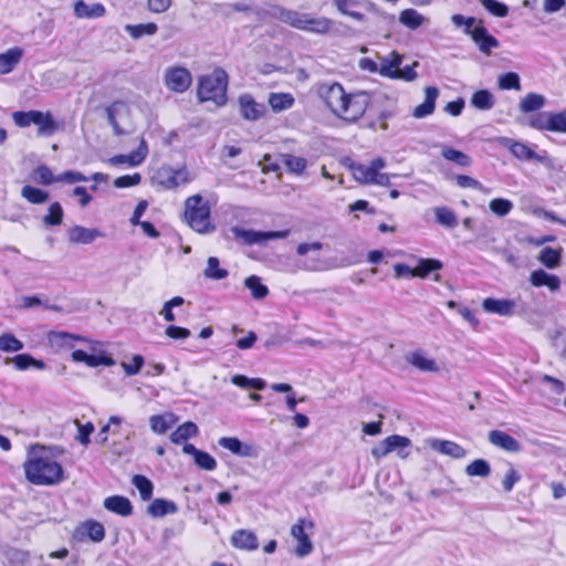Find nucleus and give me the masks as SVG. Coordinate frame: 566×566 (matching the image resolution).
Returning <instances> with one entry per match:
<instances>
[{
  "mask_svg": "<svg viewBox=\"0 0 566 566\" xmlns=\"http://www.w3.org/2000/svg\"><path fill=\"white\" fill-rule=\"evenodd\" d=\"M316 93L334 115L348 122L359 119L369 104V95L366 92L347 94L337 82L317 84Z\"/></svg>",
  "mask_w": 566,
  "mask_h": 566,
  "instance_id": "obj_1",
  "label": "nucleus"
},
{
  "mask_svg": "<svg viewBox=\"0 0 566 566\" xmlns=\"http://www.w3.org/2000/svg\"><path fill=\"white\" fill-rule=\"evenodd\" d=\"M23 467L27 480L34 485H56L65 479L62 465L48 455H33Z\"/></svg>",
  "mask_w": 566,
  "mask_h": 566,
  "instance_id": "obj_2",
  "label": "nucleus"
},
{
  "mask_svg": "<svg viewBox=\"0 0 566 566\" xmlns=\"http://www.w3.org/2000/svg\"><path fill=\"white\" fill-rule=\"evenodd\" d=\"M344 165L359 184L381 187L390 186V175L380 172L387 165L386 160L381 157L374 158L369 164H361L346 158Z\"/></svg>",
  "mask_w": 566,
  "mask_h": 566,
  "instance_id": "obj_3",
  "label": "nucleus"
},
{
  "mask_svg": "<svg viewBox=\"0 0 566 566\" xmlns=\"http://www.w3.org/2000/svg\"><path fill=\"white\" fill-rule=\"evenodd\" d=\"M185 219L189 227L198 233H211L216 226L211 221V207L201 195H193L185 201Z\"/></svg>",
  "mask_w": 566,
  "mask_h": 566,
  "instance_id": "obj_4",
  "label": "nucleus"
},
{
  "mask_svg": "<svg viewBox=\"0 0 566 566\" xmlns=\"http://www.w3.org/2000/svg\"><path fill=\"white\" fill-rule=\"evenodd\" d=\"M228 74L217 67L211 74L199 78L197 95L200 102L212 101L218 106L227 103Z\"/></svg>",
  "mask_w": 566,
  "mask_h": 566,
  "instance_id": "obj_5",
  "label": "nucleus"
},
{
  "mask_svg": "<svg viewBox=\"0 0 566 566\" xmlns=\"http://www.w3.org/2000/svg\"><path fill=\"white\" fill-rule=\"evenodd\" d=\"M336 22L326 17H313L308 13L296 11L292 28L311 32L314 34L325 35L334 32Z\"/></svg>",
  "mask_w": 566,
  "mask_h": 566,
  "instance_id": "obj_6",
  "label": "nucleus"
},
{
  "mask_svg": "<svg viewBox=\"0 0 566 566\" xmlns=\"http://www.w3.org/2000/svg\"><path fill=\"white\" fill-rule=\"evenodd\" d=\"M229 231L233 240L245 245L260 244L269 240L285 239L289 235V230L255 231L243 229L240 227H232Z\"/></svg>",
  "mask_w": 566,
  "mask_h": 566,
  "instance_id": "obj_7",
  "label": "nucleus"
},
{
  "mask_svg": "<svg viewBox=\"0 0 566 566\" xmlns=\"http://www.w3.org/2000/svg\"><path fill=\"white\" fill-rule=\"evenodd\" d=\"M191 180L186 167L174 168L171 166H161L157 169L154 181L166 190H172Z\"/></svg>",
  "mask_w": 566,
  "mask_h": 566,
  "instance_id": "obj_8",
  "label": "nucleus"
},
{
  "mask_svg": "<svg viewBox=\"0 0 566 566\" xmlns=\"http://www.w3.org/2000/svg\"><path fill=\"white\" fill-rule=\"evenodd\" d=\"M411 446V440L407 437L399 434H391L384 439L378 446L371 449L374 458L380 459L397 451L398 455L402 459L408 458L409 451H406Z\"/></svg>",
  "mask_w": 566,
  "mask_h": 566,
  "instance_id": "obj_9",
  "label": "nucleus"
},
{
  "mask_svg": "<svg viewBox=\"0 0 566 566\" xmlns=\"http://www.w3.org/2000/svg\"><path fill=\"white\" fill-rule=\"evenodd\" d=\"M314 523L307 518H300L291 528V535L297 541L295 554L298 557H305L313 552V544L306 533V530H313Z\"/></svg>",
  "mask_w": 566,
  "mask_h": 566,
  "instance_id": "obj_10",
  "label": "nucleus"
},
{
  "mask_svg": "<svg viewBox=\"0 0 566 566\" xmlns=\"http://www.w3.org/2000/svg\"><path fill=\"white\" fill-rule=\"evenodd\" d=\"M503 146H505L518 160L536 161L541 164H546L549 160L546 151L537 154L528 145L518 140L504 138Z\"/></svg>",
  "mask_w": 566,
  "mask_h": 566,
  "instance_id": "obj_11",
  "label": "nucleus"
},
{
  "mask_svg": "<svg viewBox=\"0 0 566 566\" xmlns=\"http://www.w3.org/2000/svg\"><path fill=\"white\" fill-rule=\"evenodd\" d=\"M192 83L191 73L181 66L170 67L165 73L166 86L176 93L186 92Z\"/></svg>",
  "mask_w": 566,
  "mask_h": 566,
  "instance_id": "obj_12",
  "label": "nucleus"
},
{
  "mask_svg": "<svg viewBox=\"0 0 566 566\" xmlns=\"http://www.w3.org/2000/svg\"><path fill=\"white\" fill-rule=\"evenodd\" d=\"M218 443L220 447L229 450L238 457L255 459L260 454L256 446L242 442L235 437H222L219 439Z\"/></svg>",
  "mask_w": 566,
  "mask_h": 566,
  "instance_id": "obj_13",
  "label": "nucleus"
},
{
  "mask_svg": "<svg viewBox=\"0 0 566 566\" xmlns=\"http://www.w3.org/2000/svg\"><path fill=\"white\" fill-rule=\"evenodd\" d=\"M148 155V145L144 138L140 139L136 150L128 155H115L107 159L112 166L127 165L128 167H137L142 165Z\"/></svg>",
  "mask_w": 566,
  "mask_h": 566,
  "instance_id": "obj_14",
  "label": "nucleus"
},
{
  "mask_svg": "<svg viewBox=\"0 0 566 566\" xmlns=\"http://www.w3.org/2000/svg\"><path fill=\"white\" fill-rule=\"evenodd\" d=\"M49 342L52 347H55L57 349L61 348H73L74 342H85L92 344L91 349L93 352L96 350V347L99 345L97 342H92L87 339L86 337H83L81 335L71 334L67 332H51L48 336Z\"/></svg>",
  "mask_w": 566,
  "mask_h": 566,
  "instance_id": "obj_15",
  "label": "nucleus"
},
{
  "mask_svg": "<svg viewBox=\"0 0 566 566\" xmlns=\"http://www.w3.org/2000/svg\"><path fill=\"white\" fill-rule=\"evenodd\" d=\"M426 444L433 451L452 459H462L467 455V450L454 441L429 438L426 440Z\"/></svg>",
  "mask_w": 566,
  "mask_h": 566,
  "instance_id": "obj_16",
  "label": "nucleus"
},
{
  "mask_svg": "<svg viewBox=\"0 0 566 566\" xmlns=\"http://www.w3.org/2000/svg\"><path fill=\"white\" fill-rule=\"evenodd\" d=\"M472 40L478 45L479 50L485 55H490L493 49L500 48L499 40L490 34L486 28L482 24L474 27Z\"/></svg>",
  "mask_w": 566,
  "mask_h": 566,
  "instance_id": "obj_17",
  "label": "nucleus"
},
{
  "mask_svg": "<svg viewBox=\"0 0 566 566\" xmlns=\"http://www.w3.org/2000/svg\"><path fill=\"white\" fill-rule=\"evenodd\" d=\"M261 19L272 18L281 22L293 25L294 19L296 18V11L286 9L279 4H266L264 8L258 11Z\"/></svg>",
  "mask_w": 566,
  "mask_h": 566,
  "instance_id": "obj_18",
  "label": "nucleus"
},
{
  "mask_svg": "<svg viewBox=\"0 0 566 566\" xmlns=\"http://www.w3.org/2000/svg\"><path fill=\"white\" fill-rule=\"evenodd\" d=\"M69 241L75 244H90L97 238L104 237L103 232L96 228H85L74 226L67 231Z\"/></svg>",
  "mask_w": 566,
  "mask_h": 566,
  "instance_id": "obj_19",
  "label": "nucleus"
},
{
  "mask_svg": "<svg viewBox=\"0 0 566 566\" xmlns=\"http://www.w3.org/2000/svg\"><path fill=\"white\" fill-rule=\"evenodd\" d=\"M515 306V301L509 298L488 297L482 302V307L486 313L497 314L500 316L513 315Z\"/></svg>",
  "mask_w": 566,
  "mask_h": 566,
  "instance_id": "obj_20",
  "label": "nucleus"
},
{
  "mask_svg": "<svg viewBox=\"0 0 566 566\" xmlns=\"http://www.w3.org/2000/svg\"><path fill=\"white\" fill-rule=\"evenodd\" d=\"M239 104L242 117L248 120H258L265 112V106L256 103L249 94L241 95L239 97Z\"/></svg>",
  "mask_w": 566,
  "mask_h": 566,
  "instance_id": "obj_21",
  "label": "nucleus"
},
{
  "mask_svg": "<svg viewBox=\"0 0 566 566\" xmlns=\"http://www.w3.org/2000/svg\"><path fill=\"white\" fill-rule=\"evenodd\" d=\"M406 360L408 364L421 371L437 373L439 370V366L436 360L428 357L421 349H417L407 354Z\"/></svg>",
  "mask_w": 566,
  "mask_h": 566,
  "instance_id": "obj_22",
  "label": "nucleus"
},
{
  "mask_svg": "<svg viewBox=\"0 0 566 566\" xmlns=\"http://www.w3.org/2000/svg\"><path fill=\"white\" fill-rule=\"evenodd\" d=\"M184 453L193 457L195 463L202 470L213 471L217 468L216 459L206 451L197 449L191 443H186L182 448Z\"/></svg>",
  "mask_w": 566,
  "mask_h": 566,
  "instance_id": "obj_23",
  "label": "nucleus"
},
{
  "mask_svg": "<svg viewBox=\"0 0 566 566\" xmlns=\"http://www.w3.org/2000/svg\"><path fill=\"white\" fill-rule=\"evenodd\" d=\"M72 360L76 363H85L88 367H97L101 365L111 367L115 365V360L111 356L105 354H87L81 349L72 353Z\"/></svg>",
  "mask_w": 566,
  "mask_h": 566,
  "instance_id": "obj_24",
  "label": "nucleus"
},
{
  "mask_svg": "<svg viewBox=\"0 0 566 566\" xmlns=\"http://www.w3.org/2000/svg\"><path fill=\"white\" fill-rule=\"evenodd\" d=\"M424 101L418 105L412 115L416 118H424L431 115L436 108V101L439 96V90L436 86H427L424 90Z\"/></svg>",
  "mask_w": 566,
  "mask_h": 566,
  "instance_id": "obj_25",
  "label": "nucleus"
},
{
  "mask_svg": "<svg viewBox=\"0 0 566 566\" xmlns=\"http://www.w3.org/2000/svg\"><path fill=\"white\" fill-rule=\"evenodd\" d=\"M530 282L535 287L547 286L552 292H557L560 289V279L542 269L531 273Z\"/></svg>",
  "mask_w": 566,
  "mask_h": 566,
  "instance_id": "obj_26",
  "label": "nucleus"
},
{
  "mask_svg": "<svg viewBox=\"0 0 566 566\" xmlns=\"http://www.w3.org/2000/svg\"><path fill=\"white\" fill-rule=\"evenodd\" d=\"M489 441L505 451L518 452L521 450L520 442L510 436L509 433L501 430H492L489 433Z\"/></svg>",
  "mask_w": 566,
  "mask_h": 566,
  "instance_id": "obj_27",
  "label": "nucleus"
},
{
  "mask_svg": "<svg viewBox=\"0 0 566 566\" xmlns=\"http://www.w3.org/2000/svg\"><path fill=\"white\" fill-rule=\"evenodd\" d=\"M106 13L102 3L87 4L84 0H77L74 3V14L78 19H96Z\"/></svg>",
  "mask_w": 566,
  "mask_h": 566,
  "instance_id": "obj_28",
  "label": "nucleus"
},
{
  "mask_svg": "<svg viewBox=\"0 0 566 566\" xmlns=\"http://www.w3.org/2000/svg\"><path fill=\"white\" fill-rule=\"evenodd\" d=\"M104 507L117 515L129 516L133 513L132 502L122 495H112L104 500Z\"/></svg>",
  "mask_w": 566,
  "mask_h": 566,
  "instance_id": "obj_29",
  "label": "nucleus"
},
{
  "mask_svg": "<svg viewBox=\"0 0 566 566\" xmlns=\"http://www.w3.org/2000/svg\"><path fill=\"white\" fill-rule=\"evenodd\" d=\"M231 544L245 551H254L259 546L256 535L249 530H238L231 536Z\"/></svg>",
  "mask_w": 566,
  "mask_h": 566,
  "instance_id": "obj_30",
  "label": "nucleus"
},
{
  "mask_svg": "<svg viewBox=\"0 0 566 566\" xmlns=\"http://www.w3.org/2000/svg\"><path fill=\"white\" fill-rule=\"evenodd\" d=\"M178 512V506L174 501L165 499H155L147 507V513L151 517H163Z\"/></svg>",
  "mask_w": 566,
  "mask_h": 566,
  "instance_id": "obj_31",
  "label": "nucleus"
},
{
  "mask_svg": "<svg viewBox=\"0 0 566 566\" xmlns=\"http://www.w3.org/2000/svg\"><path fill=\"white\" fill-rule=\"evenodd\" d=\"M23 55V50L21 48H12L0 54V73L8 74L10 73L15 65L20 62Z\"/></svg>",
  "mask_w": 566,
  "mask_h": 566,
  "instance_id": "obj_32",
  "label": "nucleus"
},
{
  "mask_svg": "<svg viewBox=\"0 0 566 566\" xmlns=\"http://www.w3.org/2000/svg\"><path fill=\"white\" fill-rule=\"evenodd\" d=\"M440 148H441V156L450 161V163H453L455 164L457 166L459 167H469L471 166L472 164V159L471 157L461 151V150H458V149H454L448 145H440Z\"/></svg>",
  "mask_w": 566,
  "mask_h": 566,
  "instance_id": "obj_33",
  "label": "nucleus"
},
{
  "mask_svg": "<svg viewBox=\"0 0 566 566\" xmlns=\"http://www.w3.org/2000/svg\"><path fill=\"white\" fill-rule=\"evenodd\" d=\"M177 421L174 413L155 415L149 418V424L155 433L163 434L167 432Z\"/></svg>",
  "mask_w": 566,
  "mask_h": 566,
  "instance_id": "obj_34",
  "label": "nucleus"
},
{
  "mask_svg": "<svg viewBox=\"0 0 566 566\" xmlns=\"http://www.w3.org/2000/svg\"><path fill=\"white\" fill-rule=\"evenodd\" d=\"M199 432L197 424L192 421H187L180 424L171 434L170 440L175 444H181L188 439L196 437Z\"/></svg>",
  "mask_w": 566,
  "mask_h": 566,
  "instance_id": "obj_35",
  "label": "nucleus"
},
{
  "mask_svg": "<svg viewBox=\"0 0 566 566\" xmlns=\"http://www.w3.org/2000/svg\"><path fill=\"white\" fill-rule=\"evenodd\" d=\"M34 125L38 126L39 136H52L59 129V124L54 120L50 112H40V116L36 118Z\"/></svg>",
  "mask_w": 566,
  "mask_h": 566,
  "instance_id": "obj_36",
  "label": "nucleus"
},
{
  "mask_svg": "<svg viewBox=\"0 0 566 566\" xmlns=\"http://www.w3.org/2000/svg\"><path fill=\"white\" fill-rule=\"evenodd\" d=\"M537 259L547 269H556L560 265L562 249L545 247L541 250Z\"/></svg>",
  "mask_w": 566,
  "mask_h": 566,
  "instance_id": "obj_37",
  "label": "nucleus"
},
{
  "mask_svg": "<svg viewBox=\"0 0 566 566\" xmlns=\"http://www.w3.org/2000/svg\"><path fill=\"white\" fill-rule=\"evenodd\" d=\"M400 64L401 56L396 52H391L389 57L381 59L379 74L394 80V75L397 73V70H399Z\"/></svg>",
  "mask_w": 566,
  "mask_h": 566,
  "instance_id": "obj_38",
  "label": "nucleus"
},
{
  "mask_svg": "<svg viewBox=\"0 0 566 566\" xmlns=\"http://www.w3.org/2000/svg\"><path fill=\"white\" fill-rule=\"evenodd\" d=\"M471 105L480 111H489L495 105L493 94L488 90H479L471 97Z\"/></svg>",
  "mask_w": 566,
  "mask_h": 566,
  "instance_id": "obj_39",
  "label": "nucleus"
},
{
  "mask_svg": "<svg viewBox=\"0 0 566 566\" xmlns=\"http://www.w3.org/2000/svg\"><path fill=\"white\" fill-rule=\"evenodd\" d=\"M78 532L96 543L102 542L105 537V528L103 524L96 521H86L81 525Z\"/></svg>",
  "mask_w": 566,
  "mask_h": 566,
  "instance_id": "obj_40",
  "label": "nucleus"
},
{
  "mask_svg": "<svg viewBox=\"0 0 566 566\" xmlns=\"http://www.w3.org/2000/svg\"><path fill=\"white\" fill-rule=\"evenodd\" d=\"M281 161L287 171L294 175H302L307 167V160L304 157H297L292 154H282Z\"/></svg>",
  "mask_w": 566,
  "mask_h": 566,
  "instance_id": "obj_41",
  "label": "nucleus"
},
{
  "mask_svg": "<svg viewBox=\"0 0 566 566\" xmlns=\"http://www.w3.org/2000/svg\"><path fill=\"white\" fill-rule=\"evenodd\" d=\"M294 97L290 93H271L269 104L274 112H282L294 105Z\"/></svg>",
  "mask_w": 566,
  "mask_h": 566,
  "instance_id": "obj_42",
  "label": "nucleus"
},
{
  "mask_svg": "<svg viewBox=\"0 0 566 566\" xmlns=\"http://www.w3.org/2000/svg\"><path fill=\"white\" fill-rule=\"evenodd\" d=\"M434 216L437 222L448 229H453L458 226V217L455 212L448 207H436Z\"/></svg>",
  "mask_w": 566,
  "mask_h": 566,
  "instance_id": "obj_43",
  "label": "nucleus"
},
{
  "mask_svg": "<svg viewBox=\"0 0 566 566\" xmlns=\"http://www.w3.org/2000/svg\"><path fill=\"white\" fill-rule=\"evenodd\" d=\"M399 21L405 27L416 30L423 24L426 18L415 9H405L400 12Z\"/></svg>",
  "mask_w": 566,
  "mask_h": 566,
  "instance_id": "obj_44",
  "label": "nucleus"
},
{
  "mask_svg": "<svg viewBox=\"0 0 566 566\" xmlns=\"http://www.w3.org/2000/svg\"><path fill=\"white\" fill-rule=\"evenodd\" d=\"M545 104V97L541 94L528 93L520 102L522 113H531L541 109Z\"/></svg>",
  "mask_w": 566,
  "mask_h": 566,
  "instance_id": "obj_45",
  "label": "nucleus"
},
{
  "mask_svg": "<svg viewBox=\"0 0 566 566\" xmlns=\"http://www.w3.org/2000/svg\"><path fill=\"white\" fill-rule=\"evenodd\" d=\"M132 483L138 490L143 501H149L151 499L154 484L148 478L142 474H136L133 476Z\"/></svg>",
  "mask_w": 566,
  "mask_h": 566,
  "instance_id": "obj_46",
  "label": "nucleus"
},
{
  "mask_svg": "<svg viewBox=\"0 0 566 566\" xmlns=\"http://www.w3.org/2000/svg\"><path fill=\"white\" fill-rule=\"evenodd\" d=\"M442 262L437 259H419L415 268V276L427 277L432 271L441 270Z\"/></svg>",
  "mask_w": 566,
  "mask_h": 566,
  "instance_id": "obj_47",
  "label": "nucleus"
},
{
  "mask_svg": "<svg viewBox=\"0 0 566 566\" xmlns=\"http://www.w3.org/2000/svg\"><path fill=\"white\" fill-rule=\"evenodd\" d=\"M244 285L251 291L255 300H263L269 295V289L262 284L261 279L256 275H251L244 280Z\"/></svg>",
  "mask_w": 566,
  "mask_h": 566,
  "instance_id": "obj_48",
  "label": "nucleus"
},
{
  "mask_svg": "<svg viewBox=\"0 0 566 566\" xmlns=\"http://www.w3.org/2000/svg\"><path fill=\"white\" fill-rule=\"evenodd\" d=\"M465 473L469 476L486 478L491 473V467L484 459H476L465 468Z\"/></svg>",
  "mask_w": 566,
  "mask_h": 566,
  "instance_id": "obj_49",
  "label": "nucleus"
},
{
  "mask_svg": "<svg viewBox=\"0 0 566 566\" xmlns=\"http://www.w3.org/2000/svg\"><path fill=\"white\" fill-rule=\"evenodd\" d=\"M229 272L220 268V261L216 256H210L207 261L205 276L212 280H222L228 276Z\"/></svg>",
  "mask_w": 566,
  "mask_h": 566,
  "instance_id": "obj_50",
  "label": "nucleus"
},
{
  "mask_svg": "<svg viewBox=\"0 0 566 566\" xmlns=\"http://www.w3.org/2000/svg\"><path fill=\"white\" fill-rule=\"evenodd\" d=\"M125 30L132 38L139 39L144 35L155 34L158 30V27L153 22L146 24H127Z\"/></svg>",
  "mask_w": 566,
  "mask_h": 566,
  "instance_id": "obj_51",
  "label": "nucleus"
},
{
  "mask_svg": "<svg viewBox=\"0 0 566 566\" xmlns=\"http://www.w3.org/2000/svg\"><path fill=\"white\" fill-rule=\"evenodd\" d=\"M11 360L14 364V366L20 370H24L29 367H35L38 369H43L45 367V364L42 360L33 358L29 354H19L14 356Z\"/></svg>",
  "mask_w": 566,
  "mask_h": 566,
  "instance_id": "obj_52",
  "label": "nucleus"
},
{
  "mask_svg": "<svg viewBox=\"0 0 566 566\" xmlns=\"http://www.w3.org/2000/svg\"><path fill=\"white\" fill-rule=\"evenodd\" d=\"M334 6L344 15H348L357 21H364L365 15L358 11L353 10L356 6L355 0H334Z\"/></svg>",
  "mask_w": 566,
  "mask_h": 566,
  "instance_id": "obj_53",
  "label": "nucleus"
},
{
  "mask_svg": "<svg viewBox=\"0 0 566 566\" xmlns=\"http://www.w3.org/2000/svg\"><path fill=\"white\" fill-rule=\"evenodd\" d=\"M40 112L41 111L14 112L12 114V119L14 124L21 128L29 127L36 122V118L40 116Z\"/></svg>",
  "mask_w": 566,
  "mask_h": 566,
  "instance_id": "obj_54",
  "label": "nucleus"
},
{
  "mask_svg": "<svg viewBox=\"0 0 566 566\" xmlns=\"http://www.w3.org/2000/svg\"><path fill=\"white\" fill-rule=\"evenodd\" d=\"M21 195L31 203H43L49 198V193L46 191L32 186H24Z\"/></svg>",
  "mask_w": 566,
  "mask_h": 566,
  "instance_id": "obj_55",
  "label": "nucleus"
},
{
  "mask_svg": "<svg viewBox=\"0 0 566 566\" xmlns=\"http://www.w3.org/2000/svg\"><path fill=\"white\" fill-rule=\"evenodd\" d=\"M497 84L501 90H521V78L515 72L501 74L497 78Z\"/></svg>",
  "mask_w": 566,
  "mask_h": 566,
  "instance_id": "obj_56",
  "label": "nucleus"
},
{
  "mask_svg": "<svg viewBox=\"0 0 566 566\" xmlns=\"http://www.w3.org/2000/svg\"><path fill=\"white\" fill-rule=\"evenodd\" d=\"M122 108H125V104L123 102H115L106 108L108 123L117 136H120L125 133L116 120V115L120 112Z\"/></svg>",
  "mask_w": 566,
  "mask_h": 566,
  "instance_id": "obj_57",
  "label": "nucleus"
},
{
  "mask_svg": "<svg viewBox=\"0 0 566 566\" xmlns=\"http://www.w3.org/2000/svg\"><path fill=\"white\" fill-rule=\"evenodd\" d=\"M23 349V343L14 335L6 333L0 336V350L13 353Z\"/></svg>",
  "mask_w": 566,
  "mask_h": 566,
  "instance_id": "obj_58",
  "label": "nucleus"
},
{
  "mask_svg": "<svg viewBox=\"0 0 566 566\" xmlns=\"http://www.w3.org/2000/svg\"><path fill=\"white\" fill-rule=\"evenodd\" d=\"M489 207L494 214L499 217H505L512 211L514 206L513 202L509 199L496 198L490 201Z\"/></svg>",
  "mask_w": 566,
  "mask_h": 566,
  "instance_id": "obj_59",
  "label": "nucleus"
},
{
  "mask_svg": "<svg viewBox=\"0 0 566 566\" xmlns=\"http://www.w3.org/2000/svg\"><path fill=\"white\" fill-rule=\"evenodd\" d=\"M548 130L566 134V108L559 113L549 114Z\"/></svg>",
  "mask_w": 566,
  "mask_h": 566,
  "instance_id": "obj_60",
  "label": "nucleus"
},
{
  "mask_svg": "<svg viewBox=\"0 0 566 566\" xmlns=\"http://www.w3.org/2000/svg\"><path fill=\"white\" fill-rule=\"evenodd\" d=\"M63 220V209L59 202H53L49 208V213L44 216L43 222L46 226H59Z\"/></svg>",
  "mask_w": 566,
  "mask_h": 566,
  "instance_id": "obj_61",
  "label": "nucleus"
},
{
  "mask_svg": "<svg viewBox=\"0 0 566 566\" xmlns=\"http://www.w3.org/2000/svg\"><path fill=\"white\" fill-rule=\"evenodd\" d=\"M480 2L485 10L495 17L504 18L509 13L507 6L496 0H480Z\"/></svg>",
  "mask_w": 566,
  "mask_h": 566,
  "instance_id": "obj_62",
  "label": "nucleus"
},
{
  "mask_svg": "<svg viewBox=\"0 0 566 566\" xmlns=\"http://www.w3.org/2000/svg\"><path fill=\"white\" fill-rule=\"evenodd\" d=\"M457 185L461 188H472L484 193L489 192V189L485 188L479 180L467 176V175H458L455 176Z\"/></svg>",
  "mask_w": 566,
  "mask_h": 566,
  "instance_id": "obj_63",
  "label": "nucleus"
},
{
  "mask_svg": "<svg viewBox=\"0 0 566 566\" xmlns=\"http://www.w3.org/2000/svg\"><path fill=\"white\" fill-rule=\"evenodd\" d=\"M185 303V300L181 296H175L170 301L166 302L160 311V315L167 322H174L176 319L175 314L172 312L174 307L180 306Z\"/></svg>",
  "mask_w": 566,
  "mask_h": 566,
  "instance_id": "obj_64",
  "label": "nucleus"
}]
</instances>
